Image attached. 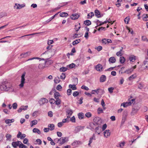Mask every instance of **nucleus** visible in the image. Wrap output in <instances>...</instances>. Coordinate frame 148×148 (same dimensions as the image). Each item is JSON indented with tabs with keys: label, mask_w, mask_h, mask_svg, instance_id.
<instances>
[{
	"label": "nucleus",
	"mask_w": 148,
	"mask_h": 148,
	"mask_svg": "<svg viewBox=\"0 0 148 148\" xmlns=\"http://www.w3.org/2000/svg\"><path fill=\"white\" fill-rule=\"evenodd\" d=\"M0 90L5 91H14V88L11 84L7 81H4L2 83L0 86Z\"/></svg>",
	"instance_id": "nucleus-1"
},
{
	"label": "nucleus",
	"mask_w": 148,
	"mask_h": 148,
	"mask_svg": "<svg viewBox=\"0 0 148 148\" xmlns=\"http://www.w3.org/2000/svg\"><path fill=\"white\" fill-rule=\"evenodd\" d=\"M68 141V138L67 137H61L58 139L57 143L61 145L64 144Z\"/></svg>",
	"instance_id": "nucleus-2"
},
{
	"label": "nucleus",
	"mask_w": 148,
	"mask_h": 148,
	"mask_svg": "<svg viewBox=\"0 0 148 148\" xmlns=\"http://www.w3.org/2000/svg\"><path fill=\"white\" fill-rule=\"evenodd\" d=\"M48 102V100L45 98H42L39 101V103L40 106L44 105Z\"/></svg>",
	"instance_id": "nucleus-3"
},
{
	"label": "nucleus",
	"mask_w": 148,
	"mask_h": 148,
	"mask_svg": "<svg viewBox=\"0 0 148 148\" xmlns=\"http://www.w3.org/2000/svg\"><path fill=\"white\" fill-rule=\"evenodd\" d=\"M25 73H23L21 76V83L19 84V86L21 88H22L24 86V84L25 83Z\"/></svg>",
	"instance_id": "nucleus-4"
},
{
	"label": "nucleus",
	"mask_w": 148,
	"mask_h": 148,
	"mask_svg": "<svg viewBox=\"0 0 148 148\" xmlns=\"http://www.w3.org/2000/svg\"><path fill=\"white\" fill-rule=\"evenodd\" d=\"M25 6L24 4H20L16 3L14 4V9L17 10L20 9L24 7Z\"/></svg>",
	"instance_id": "nucleus-5"
},
{
	"label": "nucleus",
	"mask_w": 148,
	"mask_h": 148,
	"mask_svg": "<svg viewBox=\"0 0 148 148\" xmlns=\"http://www.w3.org/2000/svg\"><path fill=\"white\" fill-rule=\"evenodd\" d=\"M84 126H79L76 127L74 131V133H77L79 132L80 131L84 129Z\"/></svg>",
	"instance_id": "nucleus-6"
},
{
	"label": "nucleus",
	"mask_w": 148,
	"mask_h": 148,
	"mask_svg": "<svg viewBox=\"0 0 148 148\" xmlns=\"http://www.w3.org/2000/svg\"><path fill=\"white\" fill-rule=\"evenodd\" d=\"M95 69L98 71L101 72L103 71V67L100 64H98L95 66Z\"/></svg>",
	"instance_id": "nucleus-7"
},
{
	"label": "nucleus",
	"mask_w": 148,
	"mask_h": 148,
	"mask_svg": "<svg viewBox=\"0 0 148 148\" xmlns=\"http://www.w3.org/2000/svg\"><path fill=\"white\" fill-rule=\"evenodd\" d=\"M80 16L79 14L77 13L73 14H72L70 16V18L72 20H75L77 19Z\"/></svg>",
	"instance_id": "nucleus-8"
},
{
	"label": "nucleus",
	"mask_w": 148,
	"mask_h": 148,
	"mask_svg": "<svg viewBox=\"0 0 148 148\" xmlns=\"http://www.w3.org/2000/svg\"><path fill=\"white\" fill-rule=\"evenodd\" d=\"M67 117L68 118H70V116L72 115L73 113L72 110L70 109H67L66 111Z\"/></svg>",
	"instance_id": "nucleus-9"
},
{
	"label": "nucleus",
	"mask_w": 148,
	"mask_h": 148,
	"mask_svg": "<svg viewBox=\"0 0 148 148\" xmlns=\"http://www.w3.org/2000/svg\"><path fill=\"white\" fill-rule=\"evenodd\" d=\"M20 143H21V142L19 141L13 142L12 143V145L14 148H16L17 146H19V145Z\"/></svg>",
	"instance_id": "nucleus-10"
},
{
	"label": "nucleus",
	"mask_w": 148,
	"mask_h": 148,
	"mask_svg": "<svg viewBox=\"0 0 148 148\" xmlns=\"http://www.w3.org/2000/svg\"><path fill=\"white\" fill-rule=\"evenodd\" d=\"M31 53V52L30 51H29L23 53L21 54L20 55L21 56L22 58H25L30 55Z\"/></svg>",
	"instance_id": "nucleus-11"
},
{
	"label": "nucleus",
	"mask_w": 148,
	"mask_h": 148,
	"mask_svg": "<svg viewBox=\"0 0 148 148\" xmlns=\"http://www.w3.org/2000/svg\"><path fill=\"white\" fill-rule=\"evenodd\" d=\"M26 136L25 134H22L21 132H18V133L17 135V137L18 138H20L21 139H22L25 138Z\"/></svg>",
	"instance_id": "nucleus-12"
},
{
	"label": "nucleus",
	"mask_w": 148,
	"mask_h": 148,
	"mask_svg": "<svg viewBox=\"0 0 148 148\" xmlns=\"http://www.w3.org/2000/svg\"><path fill=\"white\" fill-rule=\"evenodd\" d=\"M96 140V137L95 134H93L89 140L88 145L90 146V144L92 143L93 140Z\"/></svg>",
	"instance_id": "nucleus-13"
},
{
	"label": "nucleus",
	"mask_w": 148,
	"mask_h": 148,
	"mask_svg": "<svg viewBox=\"0 0 148 148\" xmlns=\"http://www.w3.org/2000/svg\"><path fill=\"white\" fill-rule=\"evenodd\" d=\"M132 103V102H131V101L126 102L125 103H123L121 104V106H122L126 108L128 106L131 105Z\"/></svg>",
	"instance_id": "nucleus-14"
},
{
	"label": "nucleus",
	"mask_w": 148,
	"mask_h": 148,
	"mask_svg": "<svg viewBox=\"0 0 148 148\" xmlns=\"http://www.w3.org/2000/svg\"><path fill=\"white\" fill-rule=\"evenodd\" d=\"M103 133L104 136L106 138L109 136L110 134V131L109 130H106Z\"/></svg>",
	"instance_id": "nucleus-15"
},
{
	"label": "nucleus",
	"mask_w": 148,
	"mask_h": 148,
	"mask_svg": "<svg viewBox=\"0 0 148 148\" xmlns=\"http://www.w3.org/2000/svg\"><path fill=\"white\" fill-rule=\"evenodd\" d=\"M101 90V89L100 88H97L96 90H92L91 93L92 94H95V93H96L97 95H98L99 92V91Z\"/></svg>",
	"instance_id": "nucleus-16"
},
{
	"label": "nucleus",
	"mask_w": 148,
	"mask_h": 148,
	"mask_svg": "<svg viewBox=\"0 0 148 148\" xmlns=\"http://www.w3.org/2000/svg\"><path fill=\"white\" fill-rule=\"evenodd\" d=\"M133 71V69L132 68H130L126 70L123 73L127 74H131Z\"/></svg>",
	"instance_id": "nucleus-17"
},
{
	"label": "nucleus",
	"mask_w": 148,
	"mask_h": 148,
	"mask_svg": "<svg viewBox=\"0 0 148 148\" xmlns=\"http://www.w3.org/2000/svg\"><path fill=\"white\" fill-rule=\"evenodd\" d=\"M106 79V76L105 75H102L100 78V82H105Z\"/></svg>",
	"instance_id": "nucleus-18"
},
{
	"label": "nucleus",
	"mask_w": 148,
	"mask_h": 148,
	"mask_svg": "<svg viewBox=\"0 0 148 148\" xmlns=\"http://www.w3.org/2000/svg\"><path fill=\"white\" fill-rule=\"evenodd\" d=\"M129 59L130 61L134 62L136 60V56L134 55H131L129 56Z\"/></svg>",
	"instance_id": "nucleus-19"
},
{
	"label": "nucleus",
	"mask_w": 148,
	"mask_h": 148,
	"mask_svg": "<svg viewBox=\"0 0 148 148\" xmlns=\"http://www.w3.org/2000/svg\"><path fill=\"white\" fill-rule=\"evenodd\" d=\"M101 127L100 126L96 127L95 129V132L97 133L98 134H99L100 132H101Z\"/></svg>",
	"instance_id": "nucleus-20"
},
{
	"label": "nucleus",
	"mask_w": 148,
	"mask_h": 148,
	"mask_svg": "<svg viewBox=\"0 0 148 148\" xmlns=\"http://www.w3.org/2000/svg\"><path fill=\"white\" fill-rule=\"evenodd\" d=\"M53 63V61L51 60H49L48 59H47L45 61V64H46L50 65L52 64Z\"/></svg>",
	"instance_id": "nucleus-21"
},
{
	"label": "nucleus",
	"mask_w": 148,
	"mask_h": 148,
	"mask_svg": "<svg viewBox=\"0 0 148 148\" xmlns=\"http://www.w3.org/2000/svg\"><path fill=\"white\" fill-rule=\"evenodd\" d=\"M109 61L110 63H113L116 62V59L115 57H112L109 59Z\"/></svg>",
	"instance_id": "nucleus-22"
},
{
	"label": "nucleus",
	"mask_w": 148,
	"mask_h": 148,
	"mask_svg": "<svg viewBox=\"0 0 148 148\" xmlns=\"http://www.w3.org/2000/svg\"><path fill=\"white\" fill-rule=\"evenodd\" d=\"M143 66H144L145 69H148V61H144L143 62Z\"/></svg>",
	"instance_id": "nucleus-23"
},
{
	"label": "nucleus",
	"mask_w": 148,
	"mask_h": 148,
	"mask_svg": "<svg viewBox=\"0 0 148 148\" xmlns=\"http://www.w3.org/2000/svg\"><path fill=\"white\" fill-rule=\"evenodd\" d=\"M14 119H7L5 121V122L6 124H9L12 123L14 122Z\"/></svg>",
	"instance_id": "nucleus-24"
},
{
	"label": "nucleus",
	"mask_w": 148,
	"mask_h": 148,
	"mask_svg": "<svg viewBox=\"0 0 148 148\" xmlns=\"http://www.w3.org/2000/svg\"><path fill=\"white\" fill-rule=\"evenodd\" d=\"M137 77L136 73L130 76L129 77L128 79L130 81H131L132 79L135 78Z\"/></svg>",
	"instance_id": "nucleus-25"
},
{
	"label": "nucleus",
	"mask_w": 148,
	"mask_h": 148,
	"mask_svg": "<svg viewBox=\"0 0 148 148\" xmlns=\"http://www.w3.org/2000/svg\"><path fill=\"white\" fill-rule=\"evenodd\" d=\"M38 123L37 121L35 120L33 121H32L30 122V126L31 127H33L34 125H35L37 124Z\"/></svg>",
	"instance_id": "nucleus-26"
},
{
	"label": "nucleus",
	"mask_w": 148,
	"mask_h": 148,
	"mask_svg": "<svg viewBox=\"0 0 148 148\" xmlns=\"http://www.w3.org/2000/svg\"><path fill=\"white\" fill-rule=\"evenodd\" d=\"M95 14L97 18H99L101 17L100 15V13L98 10H95Z\"/></svg>",
	"instance_id": "nucleus-27"
},
{
	"label": "nucleus",
	"mask_w": 148,
	"mask_h": 148,
	"mask_svg": "<svg viewBox=\"0 0 148 148\" xmlns=\"http://www.w3.org/2000/svg\"><path fill=\"white\" fill-rule=\"evenodd\" d=\"M32 131L33 132L37 133L38 134H41L40 130L38 128H34L33 129Z\"/></svg>",
	"instance_id": "nucleus-28"
},
{
	"label": "nucleus",
	"mask_w": 148,
	"mask_h": 148,
	"mask_svg": "<svg viewBox=\"0 0 148 148\" xmlns=\"http://www.w3.org/2000/svg\"><path fill=\"white\" fill-rule=\"evenodd\" d=\"M122 48L123 47H122V49H121L119 51L117 52L116 53V55L117 56H121L123 55V53H122V52L123 51Z\"/></svg>",
	"instance_id": "nucleus-29"
},
{
	"label": "nucleus",
	"mask_w": 148,
	"mask_h": 148,
	"mask_svg": "<svg viewBox=\"0 0 148 148\" xmlns=\"http://www.w3.org/2000/svg\"><path fill=\"white\" fill-rule=\"evenodd\" d=\"M60 15L61 17H67L68 16V14L65 12H63L60 13Z\"/></svg>",
	"instance_id": "nucleus-30"
},
{
	"label": "nucleus",
	"mask_w": 148,
	"mask_h": 148,
	"mask_svg": "<svg viewBox=\"0 0 148 148\" xmlns=\"http://www.w3.org/2000/svg\"><path fill=\"white\" fill-rule=\"evenodd\" d=\"M78 116L79 119H82L84 117V114L82 112L79 113L78 114Z\"/></svg>",
	"instance_id": "nucleus-31"
},
{
	"label": "nucleus",
	"mask_w": 148,
	"mask_h": 148,
	"mask_svg": "<svg viewBox=\"0 0 148 148\" xmlns=\"http://www.w3.org/2000/svg\"><path fill=\"white\" fill-rule=\"evenodd\" d=\"M147 14H144L143 15V20L144 21H148V16Z\"/></svg>",
	"instance_id": "nucleus-32"
},
{
	"label": "nucleus",
	"mask_w": 148,
	"mask_h": 148,
	"mask_svg": "<svg viewBox=\"0 0 148 148\" xmlns=\"http://www.w3.org/2000/svg\"><path fill=\"white\" fill-rule=\"evenodd\" d=\"M125 59L124 57H121L120 58L119 61L121 64L124 63L125 61Z\"/></svg>",
	"instance_id": "nucleus-33"
},
{
	"label": "nucleus",
	"mask_w": 148,
	"mask_h": 148,
	"mask_svg": "<svg viewBox=\"0 0 148 148\" xmlns=\"http://www.w3.org/2000/svg\"><path fill=\"white\" fill-rule=\"evenodd\" d=\"M69 87L70 88H72L73 90H76L77 89V88L75 85L69 84Z\"/></svg>",
	"instance_id": "nucleus-34"
},
{
	"label": "nucleus",
	"mask_w": 148,
	"mask_h": 148,
	"mask_svg": "<svg viewBox=\"0 0 148 148\" xmlns=\"http://www.w3.org/2000/svg\"><path fill=\"white\" fill-rule=\"evenodd\" d=\"M48 127L50 128V130L52 131L54 129L55 125L53 124H49L48 125Z\"/></svg>",
	"instance_id": "nucleus-35"
},
{
	"label": "nucleus",
	"mask_w": 148,
	"mask_h": 148,
	"mask_svg": "<svg viewBox=\"0 0 148 148\" xmlns=\"http://www.w3.org/2000/svg\"><path fill=\"white\" fill-rule=\"evenodd\" d=\"M84 23L86 25L89 26L91 25V22L90 20H87L84 21Z\"/></svg>",
	"instance_id": "nucleus-36"
},
{
	"label": "nucleus",
	"mask_w": 148,
	"mask_h": 148,
	"mask_svg": "<svg viewBox=\"0 0 148 148\" xmlns=\"http://www.w3.org/2000/svg\"><path fill=\"white\" fill-rule=\"evenodd\" d=\"M39 114L38 111H34L32 114V116L34 117H36Z\"/></svg>",
	"instance_id": "nucleus-37"
},
{
	"label": "nucleus",
	"mask_w": 148,
	"mask_h": 148,
	"mask_svg": "<svg viewBox=\"0 0 148 148\" xmlns=\"http://www.w3.org/2000/svg\"><path fill=\"white\" fill-rule=\"evenodd\" d=\"M81 41L80 39H77L73 41L72 42L73 45H75L79 43Z\"/></svg>",
	"instance_id": "nucleus-38"
},
{
	"label": "nucleus",
	"mask_w": 148,
	"mask_h": 148,
	"mask_svg": "<svg viewBox=\"0 0 148 148\" xmlns=\"http://www.w3.org/2000/svg\"><path fill=\"white\" fill-rule=\"evenodd\" d=\"M55 83L56 84H57L59 83L60 81V79L59 77H57L55 78L54 79Z\"/></svg>",
	"instance_id": "nucleus-39"
},
{
	"label": "nucleus",
	"mask_w": 148,
	"mask_h": 148,
	"mask_svg": "<svg viewBox=\"0 0 148 148\" xmlns=\"http://www.w3.org/2000/svg\"><path fill=\"white\" fill-rule=\"evenodd\" d=\"M67 68L65 67H62L60 69V71L61 72H65L67 71Z\"/></svg>",
	"instance_id": "nucleus-40"
},
{
	"label": "nucleus",
	"mask_w": 148,
	"mask_h": 148,
	"mask_svg": "<svg viewBox=\"0 0 148 148\" xmlns=\"http://www.w3.org/2000/svg\"><path fill=\"white\" fill-rule=\"evenodd\" d=\"M97 112L98 114H100L103 112V109L101 108H99L97 110Z\"/></svg>",
	"instance_id": "nucleus-41"
},
{
	"label": "nucleus",
	"mask_w": 148,
	"mask_h": 148,
	"mask_svg": "<svg viewBox=\"0 0 148 148\" xmlns=\"http://www.w3.org/2000/svg\"><path fill=\"white\" fill-rule=\"evenodd\" d=\"M94 15V14L93 12H91L90 13H89L87 15V18H91L92 16Z\"/></svg>",
	"instance_id": "nucleus-42"
},
{
	"label": "nucleus",
	"mask_w": 148,
	"mask_h": 148,
	"mask_svg": "<svg viewBox=\"0 0 148 148\" xmlns=\"http://www.w3.org/2000/svg\"><path fill=\"white\" fill-rule=\"evenodd\" d=\"M142 40L144 41L148 42V39L145 36H142Z\"/></svg>",
	"instance_id": "nucleus-43"
},
{
	"label": "nucleus",
	"mask_w": 148,
	"mask_h": 148,
	"mask_svg": "<svg viewBox=\"0 0 148 148\" xmlns=\"http://www.w3.org/2000/svg\"><path fill=\"white\" fill-rule=\"evenodd\" d=\"M60 96L59 93L57 92H55L54 94V97L55 99L59 98L58 97Z\"/></svg>",
	"instance_id": "nucleus-44"
},
{
	"label": "nucleus",
	"mask_w": 148,
	"mask_h": 148,
	"mask_svg": "<svg viewBox=\"0 0 148 148\" xmlns=\"http://www.w3.org/2000/svg\"><path fill=\"white\" fill-rule=\"evenodd\" d=\"M102 22L98 20H97L96 21L97 25V27H96V28L97 27L102 25H103V24H102Z\"/></svg>",
	"instance_id": "nucleus-45"
},
{
	"label": "nucleus",
	"mask_w": 148,
	"mask_h": 148,
	"mask_svg": "<svg viewBox=\"0 0 148 148\" xmlns=\"http://www.w3.org/2000/svg\"><path fill=\"white\" fill-rule=\"evenodd\" d=\"M56 100H55L56 101V104L57 105H59L61 103V101L59 98L56 99Z\"/></svg>",
	"instance_id": "nucleus-46"
},
{
	"label": "nucleus",
	"mask_w": 148,
	"mask_h": 148,
	"mask_svg": "<svg viewBox=\"0 0 148 148\" xmlns=\"http://www.w3.org/2000/svg\"><path fill=\"white\" fill-rule=\"evenodd\" d=\"M54 18V16H52L51 18H50L49 19H48L47 21H46L44 23L45 24H46L47 23L51 21Z\"/></svg>",
	"instance_id": "nucleus-47"
},
{
	"label": "nucleus",
	"mask_w": 148,
	"mask_h": 148,
	"mask_svg": "<svg viewBox=\"0 0 148 148\" xmlns=\"http://www.w3.org/2000/svg\"><path fill=\"white\" fill-rule=\"evenodd\" d=\"M19 148H27V147L25 145H24L21 142L19 144Z\"/></svg>",
	"instance_id": "nucleus-48"
},
{
	"label": "nucleus",
	"mask_w": 148,
	"mask_h": 148,
	"mask_svg": "<svg viewBox=\"0 0 148 148\" xmlns=\"http://www.w3.org/2000/svg\"><path fill=\"white\" fill-rule=\"evenodd\" d=\"M85 116L88 118L90 117L91 116L92 114L90 112H86L85 114Z\"/></svg>",
	"instance_id": "nucleus-49"
},
{
	"label": "nucleus",
	"mask_w": 148,
	"mask_h": 148,
	"mask_svg": "<svg viewBox=\"0 0 148 148\" xmlns=\"http://www.w3.org/2000/svg\"><path fill=\"white\" fill-rule=\"evenodd\" d=\"M75 64L74 63H72L71 64H70L67 66L68 67H69L70 69H72L74 68L75 66Z\"/></svg>",
	"instance_id": "nucleus-50"
},
{
	"label": "nucleus",
	"mask_w": 148,
	"mask_h": 148,
	"mask_svg": "<svg viewBox=\"0 0 148 148\" xmlns=\"http://www.w3.org/2000/svg\"><path fill=\"white\" fill-rule=\"evenodd\" d=\"M66 77L65 74L64 73H62L60 76V78L62 79H64Z\"/></svg>",
	"instance_id": "nucleus-51"
},
{
	"label": "nucleus",
	"mask_w": 148,
	"mask_h": 148,
	"mask_svg": "<svg viewBox=\"0 0 148 148\" xmlns=\"http://www.w3.org/2000/svg\"><path fill=\"white\" fill-rule=\"evenodd\" d=\"M130 20V18L129 17H126L124 19V22L126 24H128L129 23V21Z\"/></svg>",
	"instance_id": "nucleus-52"
},
{
	"label": "nucleus",
	"mask_w": 148,
	"mask_h": 148,
	"mask_svg": "<svg viewBox=\"0 0 148 148\" xmlns=\"http://www.w3.org/2000/svg\"><path fill=\"white\" fill-rule=\"evenodd\" d=\"M36 142L37 143L36 144L38 145H40L42 143V141L40 139H37L36 140Z\"/></svg>",
	"instance_id": "nucleus-53"
},
{
	"label": "nucleus",
	"mask_w": 148,
	"mask_h": 148,
	"mask_svg": "<svg viewBox=\"0 0 148 148\" xmlns=\"http://www.w3.org/2000/svg\"><path fill=\"white\" fill-rule=\"evenodd\" d=\"M70 120L72 123H75V119L74 116H73L71 118Z\"/></svg>",
	"instance_id": "nucleus-54"
},
{
	"label": "nucleus",
	"mask_w": 148,
	"mask_h": 148,
	"mask_svg": "<svg viewBox=\"0 0 148 148\" xmlns=\"http://www.w3.org/2000/svg\"><path fill=\"white\" fill-rule=\"evenodd\" d=\"M69 118H68L67 117L66 118L63 119L62 122L63 123H68L69 122Z\"/></svg>",
	"instance_id": "nucleus-55"
},
{
	"label": "nucleus",
	"mask_w": 148,
	"mask_h": 148,
	"mask_svg": "<svg viewBox=\"0 0 148 148\" xmlns=\"http://www.w3.org/2000/svg\"><path fill=\"white\" fill-rule=\"evenodd\" d=\"M81 88L86 90H89V88L84 85L82 86L81 87Z\"/></svg>",
	"instance_id": "nucleus-56"
},
{
	"label": "nucleus",
	"mask_w": 148,
	"mask_h": 148,
	"mask_svg": "<svg viewBox=\"0 0 148 148\" xmlns=\"http://www.w3.org/2000/svg\"><path fill=\"white\" fill-rule=\"evenodd\" d=\"M107 39L104 38L102 40V42L103 44H106L107 43Z\"/></svg>",
	"instance_id": "nucleus-57"
},
{
	"label": "nucleus",
	"mask_w": 148,
	"mask_h": 148,
	"mask_svg": "<svg viewBox=\"0 0 148 148\" xmlns=\"http://www.w3.org/2000/svg\"><path fill=\"white\" fill-rule=\"evenodd\" d=\"M49 101L51 104H54L56 102L55 100L53 99H51Z\"/></svg>",
	"instance_id": "nucleus-58"
},
{
	"label": "nucleus",
	"mask_w": 148,
	"mask_h": 148,
	"mask_svg": "<svg viewBox=\"0 0 148 148\" xmlns=\"http://www.w3.org/2000/svg\"><path fill=\"white\" fill-rule=\"evenodd\" d=\"M12 137V136L9 134H6V137L7 138L6 140H8V139Z\"/></svg>",
	"instance_id": "nucleus-59"
},
{
	"label": "nucleus",
	"mask_w": 148,
	"mask_h": 148,
	"mask_svg": "<svg viewBox=\"0 0 148 148\" xmlns=\"http://www.w3.org/2000/svg\"><path fill=\"white\" fill-rule=\"evenodd\" d=\"M73 95L75 97L79 95V92L78 91H75L73 93Z\"/></svg>",
	"instance_id": "nucleus-60"
},
{
	"label": "nucleus",
	"mask_w": 148,
	"mask_h": 148,
	"mask_svg": "<svg viewBox=\"0 0 148 148\" xmlns=\"http://www.w3.org/2000/svg\"><path fill=\"white\" fill-rule=\"evenodd\" d=\"M21 107L22 108L23 110H25L27 109L28 107L27 106H21Z\"/></svg>",
	"instance_id": "nucleus-61"
},
{
	"label": "nucleus",
	"mask_w": 148,
	"mask_h": 148,
	"mask_svg": "<svg viewBox=\"0 0 148 148\" xmlns=\"http://www.w3.org/2000/svg\"><path fill=\"white\" fill-rule=\"evenodd\" d=\"M125 144V143L124 141L121 142L119 144V147L121 148L123 147L124 146Z\"/></svg>",
	"instance_id": "nucleus-62"
},
{
	"label": "nucleus",
	"mask_w": 148,
	"mask_h": 148,
	"mask_svg": "<svg viewBox=\"0 0 148 148\" xmlns=\"http://www.w3.org/2000/svg\"><path fill=\"white\" fill-rule=\"evenodd\" d=\"M17 106V104L16 103H14L12 105V107L14 109H16Z\"/></svg>",
	"instance_id": "nucleus-63"
},
{
	"label": "nucleus",
	"mask_w": 148,
	"mask_h": 148,
	"mask_svg": "<svg viewBox=\"0 0 148 148\" xmlns=\"http://www.w3.org/2000/svg\"><path fill=\"white\" fill-rule=\"evenodd\" d=\"M48 116L51 117L53 116V112L51 111H49L48 113Z\"/></svg>",
	"instance_id": "nucleus-64"
}]
</instances>
